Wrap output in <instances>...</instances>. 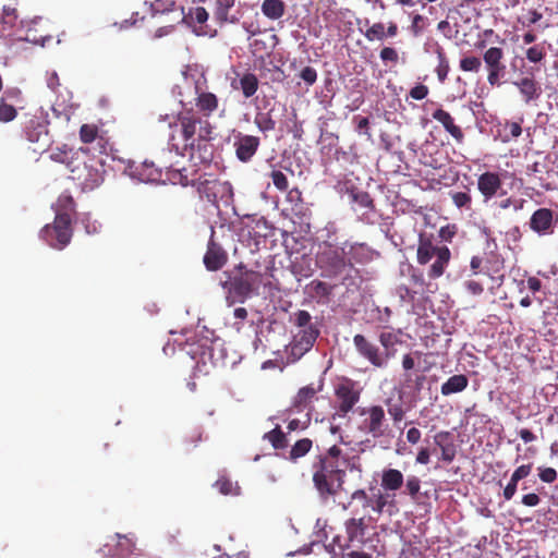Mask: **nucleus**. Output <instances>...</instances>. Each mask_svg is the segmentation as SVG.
I'll return each instance as SVG.
<instances>
[{
  "instance_id": "57",
  "label": "nucleus",
  "mask_w": 558,
  "mask_h": 558,
  "mask_svg": "<svg viewBox=\"0 0 558 558\" xmlns=\"http://www.w3.org/2000/svg\"><path fill=\"white\" fill-rule=\"evenodd\" d=\"M458 232V227L454 223H448L441 227L438 231V236L442 242L451 243Z\"/></svg>"
},
{
  "instance_id": "31",
  "label": "nucleus",
  "mask_w": 558,
  "mask_h": 558,
  "mask_svg": "<svg viewBox=\"0 0 558 558\" xmlns=\"http://www.w3.org/2000/svg\"><path fill=\"white\" fill-rule=\"evenodd\" d=\"M318 389L314 388L312 385L302 387L293 400V407L299 411H303L311 405L313 402Z\"/></svg>"
},
{
  "instance_id": "28",
  "label": "nucleus",
  "mask_w": 558,
  "mask_h": 558,
  "mask_svg": "<svg viewBox=\"0 0 558 558\" xmlns=\"http://www.w3.org/2000/svg\"><path fill=\"white\" fill-rule=\"evenodd\" d=\"M349 196L352 203L356 204L361 209H364L363 215L375 211L374 199L368 192L352 187L349 191Z\"/></svg>"
},
{
  "instance_id": "58",
  "label": "nucleus",
  "mask_w": 558,
  "mask_h": 558,
  "mask_svg": "<svg viewBox=\"0 0 558 558\" xmlns=\"http://www.w3.org/2000/svg\"><path fill=\"white\" fill-rule=\"evenodd\" d=\"M189 15L194 22L198 24H204L207 22L209 16L207 10L204 7H196L191 9Z\"/></svg>"
},
{
  "instance_id": "37",
  "label": "nucleus",
  "mask_w": 558,
  "mask_h": 558,
  "mask_svg": "<svg viewBox=\"0 0 558 558\" xmlns=\"http://www.w3.org/2000/svg\"><path fill=\"white\" fill-rule=\"evenodd\" d=\"M41 22H43L41 19L34 20L31 22V24L28 25V27L25 31V37H24L25 40L36 44V45L44 46L46 40L51 38V36L39 32L38 26L41 25Z\"/></svg>"
},
{
  "instance_id": "43",
  "label": "nucleus",
  "mask_w": 558,
  "mask_h": 558,
  "mask_svg": "<svg viewBox=\"0 0 558 558\" xmlns=\"http://www.w3.org/2000/svg\"><path fill=\"white\" fill-rule=\"evenodd\" d=\"M272 111L274 110L270 109L267 112L256 113L254 123L260 132L267 133L276 129V121L272 119Z\"/></svg>"
},
{
  "instance_id": "9",
  "label": "nucleus",
  "mask_w": 558,
  "mask_h": 558,
  "mask_svg": "<svg viewBox=\"0 0 558 558\" xmlns=\"http://www.w3.org/2000/svg\"><path fill=\"white\" fill-rule=\"evenodd\" d=\"M335 397L338 401L337 414L344 417L360 401L361 389L356 381L344 377L336 385Z\"/></svg>"
},
{
  "instance_id": "50",
  "label": "nucleus",
  "mask_w": 558,
  "mask_h": 558,
  "mask_svg": "<svg viewBox=\"0 0 558 558\" xmlns=\"http://www.w3.org/2000/svg\"><path fill=\"white\" fill-rule=\"evenodd\" d=\"M215 487L222 495H238L240 490V487L238 485H233V483L225 476H221L216 481Z\"/></svg>"
},
{
  "instance_id": "60",
  "label": "nucleus",
  "mask_w": 558,
  "mask_h": 558,
  "mask_svg": "<svg viewBox=\"0 0 558 558\" xmlns=\"http://www.w3.org/2000/svg\"><path fill=\"white\" fill-rule=\"evenodd\" d=\"M422 352L415 351L413 353L404 354L402 357V367L404 371H411L415 367V357L420 359Z\"/></svg>"
},
{
  "instance_id": "35",
  "label": "nucleus",
  "mask_w": 558,
  "mask_h": 558,
  "mask_svg": "<svg viewBox=\"0 0 558 558\" xmlns=\"http://www.w3.org/2000/svg\"><path fill=\"white\" fill-rule=\"evenodd\" d=\"M313 447V440L310 438L299 439L292 445L287 459L295 463L299 459L305 457Z\"/></svg>"
},
{
  "instance_id": "7",
  "label": "nucleus",
  "mask_w": 558,
  "mask_h": 558,
  "mask_svg": "<svg viewBox=\"0 0 558 558\" xmlns=\"http://www.w3.org/2000/svg\"><path fill=\"white\" fill-rule=\"evenodd\" d=\"M73 235L72 220L66 214H57L52 223L40 230V238L52 248L63 250Z\"/></svg>"
},
{
  "instance_id": "6",
  "label": "nucleus",
  "mask_w": 558,
  "mask_h": 558,
  "mask_svg": "<svg viewBox=\"0 0 558 558\" xmlns=\"http://www.w3.org/2000/svg\"><path fill=\"white\" fill-rule=\"evenodd\" d=\"M293 323L300 330L294 336L292 353L303 355L314 347L320 330L316 323H312V315L305 310L294 313Z\"/></svg>"
},
{
  "instance_id": "42",
  "label": "nucleus",
  "mask_w": 558,
  "mask_h": 558,
  "mask_svg": "<svg viewBox=\"0 0 558 558\" xmlns=\"http://www.w3.org/2000/svg\"><path fill=\"white\" fill-rule=\"evenodd\" d=\"M389 497L388 492L384 494L381 490H377L371 498V505L368 507H371L374 512L381 514L387 506H395V500H389Z\"/></svg>"
},
{
  "instance_id": "64",
  "label": "nucleus",
  "mask_w": 558,
  "mask_h": 558,
  "mask_svg": "<svg viewBox=\"0 0 558 558\" xmlns=\"http://www.w3.org/2000/svg\"><path fill=\"white\" fill-rule=\"evenodd\" d=\"M520 481H518L517 478H514L512 475L510 477V481L509 483L506 485V487L504 488V498L506 500H510L513 498V496L515 495L517 493V488H518V483Z\"/></svg>"
},
{
  "instance_id": "32",
  "label": "nucleus",
  "mask_w": 558,
  "mask_h": 558,
  "mask_svg": "<svg viewBox=\"0 0 558 558\" xmlns=\"http://www.w3.org/2000/svg\"><path fill=\"white\" fill-rule=\"evenodd\" d=\"M116 538L117 542L114 546V553L112 554L113 558H128L133 554L135 549V543L131 537L116 534Z\"/></svg>"
},
{
  "instance_id": "56",
  "label": "nucleus",
  "mask_w": 558,
  "mask_h": 558,
  "mask_svg": "<svg viewBox=\"0 0 558 558\" xmlns=\"http://www.w3.org/2000/svg\"><path fill=\"white\" fill-rule=\"evenodd\" d=\"M426 25L427 19L421 14H415L412 17V23L410 26L412 35L415 37L420 36L424 32Z\"/></svg>"
},
{
  "instance_id": "17",
  "label": "nucleus",
  "mask_w": 558,
  "mask_h": 558,
  "mask_svg": "<svg viewBox=\"0 0 558 558\" xmlns=\"http://www.w3.org/2000/svg\"><path fill=\"white\" fill-rule=\"evenodd\" d=\"M214 231L209 239L207 251L204 255L203 263L207 270H220L228 262V254L223 247L214 240Z\"/></svg>"
},
{
  "instance_id": "11",
  "label": "nucleus",
  "mask_w": 558,
  "mask_h": 558,
  "mask_svg": "<svg viewBox=\"0 0 558 558\" xmlns=\"http://www.w3.org/2000/svg\"><path fill=\"white\" fill-rule=\"evenodd\" d=\"M505 52L499 47L488 48L483 60L487 69V82L490 86H500L501 78L506 75V64L504 63Z\"/></svg>"
},
{
  "instance_id": "30",
  "label": "nucleus",
  "mask_w": 558,
  "mask_h": 558,
  "mask_svg": "<svg viewBox=\"0 0 558 558\" xmlns=\"http://www.w3.org/2000/svg\"><path fill=\"white\" fill-rule=\"evenodd\" d=\"M469 384V379L465 375H453L441 385L440 391L444 396L458 393L463 391Z\"/></svg>"
},
{
  "instance_id": "63",
  "label": "nucleus",
  "mask_w": 558,
  "mask_h": 558,
  "mask_svg": "<svg viewBox=\"0 0 558 558\" xmlns=\"http://www.w3.org/2000/svg\"><path fill=\"white\" fill-rule=\"evenodd\" d=\"M428 87L423 84H417L413 88H411L409 95L411 98L415 100H422L428 95Z\"/></svg>"
},
{
  "instance_id": "3",
  "label": "nucleus",
  "mask_w": 558,
  "mask_h": 558,
  "mask_svg": "<svg viewBox=\"0 0 558 558\" xmlns=\"http://www.w3.org/2000/svg\"><path fill=\"white\" fill-rule=\"evenodd\" d=\"M223 278L220 286L226 291V301L228 305L244 303L251 296L254 290L262 284L263 275L258 271L247 269L243 264L223 271Z\"/></svg>"
},
{
  "instance_id": "29",
  "label": "nucleus",
  "mask_w": 558,
  "mask_h": 558,
  "mask_svg": "<svg viewBox=\"0 0 558 558\" xmlns=\"http://www.w3.org/2000/svg\"><path fill=\"white\" fill-rule=\"evenodd\" d=\"M522 121L521 118L520 121H505V123L499 124L498 136L502 143H509L522 134Z\"/></svg>"
},
{
  "instance_id": "21",
  "label": "nucleus",
  "mask_w": 558,
  "mask_h": 558,
  "mask_svg": "<svg viewBox=\"0 0 558 558\" xmlns=\"http://www.w3.org/2000/svg\"><path fill=\"white\" fill-rule=\"evenodd\" d=\"M537 66H532L527 73L529 76H524L519 81L513 82V85L518 87L520 94L522 95L524 101L529 104L532 100H535L541 95V87L538 83L534 80V71H538Z\"/></svg>"
},
{
  "instance_id": "8",
  "label": "nucleus",
  "mask_w": 558,
  "mask_h": 558,
  "mask_svg": "<svg viewBox=\"0 0 558 558\" xmlns=\"http://www.w3.org/2000/svg\"><path fill=\"white\" fill-rule=\"evenodd\" d=\"M316 264L320 269L322 277L327 279H335L344 271L347 266H353L352 262H347L343 252H339L331 246L316 255Z\"/></svg>"
},
{
  "instance_id": "45",
  "label": "nucleus",
  "mask_w": 558,
  "mask_h": 558,
  "mask_svg": "<svg viewBox=\"0 0 558 558\" xmlns=\"http://www.w3.org/2000/svg\"><path fill=\"white\" fill-rule=\"evenodd\" d=\"M308 287L311 289L312 296L324 300H329L335 288V286L320 280H313Z\"/></svg>"
},
{
  "instance_id": "25",
  "label": "nucleus",
  "mask_w": 558,
  "mask_h": 558,
  "mask_svg": "<svg viewBox=\"0 0 558 558\" xmlns=\"http://www.w3.org/2000/svg\"><path fill=\"white\" fill-rule=\"evenodd\" d=\"M367 524L365 518H351L344 522L345 534L349 543L364 544V535Z\"/></svg>"
},
{
  "instance_id": "22",
  "label": "nucleus",
  "mask_w": 558,
  "mask_h": 558,
  "mask_svg": "<svg viewBox=\"0 0 558 558\" xmlns=\"http://www.w3.org/2000/svg\"><path fill=\"white\" fill-rule=\"evenodd\" d=\"M554 214L549 208H538L530 219V228L538 234L551 232Z\"/></svg>"
},
{
  "instance_id": "61",
  "label": "nucleus",
  "mask_w": 558,
  "mask_h": 558,
  "mask_svg": "<svg viewBox=\"0 0 558 558\" xmlns=\"http://www.w3.org/2000/svg\"><path fill=\"white\" fill-rule=\"evenodd\" d=\"M539 480L544 483L551 484L557 480V471L553 468L539 469Z\"/></svg>"
},
{
  "instance_id": "62",
  "label": "nucleus",
  "mask_w": 558,
  "mask_h": 558,
  "mask_svg": "<svg viewBox=\"0 0 558 558\" xmlns=\"http://www.w3.org/2000/svg\"><path fill=\"white\" fill-rule=\"evenodd\" d=\"M300 77L307 84V85H313L316 80H317V72L314 68L312 66H305L301 72H300Z\"/></svg>"
},
{
  "instance_id": "39",
  "label": "nucleus",
  "mask_w": 558,
  "mask_h": 558,
  "mask_svg": "<svg viewBox=\"0 0 558 558\" xmlns=\"http://www.w3.org/2000/svg\"><path fill=\"white\" fill-rule=\"evenodd\" d=\"M385 404L387 407L388 414L397 426L404 418L407 413L402 400L398 399L395 401L392 398H388L385 400Z\"/></svg>"
},
{
  "instance_id": "34",
  "label": "nucleus",
  "mask_w": 558,
  "mask_h": 558,
  "mask_svg": "<svg viewBox=\"0 0 558 558\" xmlns=\"http://www.w3.org/2000/svg\"><path fill=\"white\" fill-rule=\"evenodd\" d=\"M434 53L436 54L438 60V64L435 69V72L437 74L438 81L440 83H444L447 80L448 73L450 71L449 61L446 56L445 49L439 44L435 45Z\"/></svg>"
},
{
  "instance_id": "59",
  "label": "nucleus",
  "mask_w": 558,
  "mask_h": 558,
  "mask_svg": "<svg viewBox=\"0 0 558 558\" xmlns=\"http://www.w3.org/2000/svg\"><path fill=\"white\" fill-rule=\"evenodd\" d=\"M379 57L384 62L397 63L399 60L398 52L392 47H384L379 52Z\"/></svg>"
},
{
  "instance_id": "4",
  "label": "nucleus",
  "mask_w": 558,
  "mask_h": 558,
  "mask_svg": "<svg viewBox=\"0 0 558 558\" xmlns=\"http://www.w3.org/2000/svg\"><path fill=\"white\" fill-rule=\"evenodd\" d=\"M69 162L70 179L82 191H93L104 182V160L92 156L87 148L75 150Z\"/></svg>"
},
{
  "instance_id": "27",
  "label": "nucleus",
  "mask_w": 558,
  "mask_h": 558,
  "mask_svg": "<svg viewBox=\"0 0 558 558\" xmlns=\"http://www.w3.org/2000/svg\"><path fill=\"white\" fill-rule=\"evenodd\" d=\"M404 483V476L400 470L385 469L381 473L380 486L385 492H397Z\"/></svg>"
},
{
  "instance_id": "40",
  "label": "nucleus",
  "mask_w": 558,
  "mask_h": 558,
  "mask_svg": "<svg viewBox=\"0 0 558 558\" xmlns=\"http://www.w3.org/2000/svg\"><path fill=\"white\" fill-rule=\"evenodd\" d=\"M350 260H353L359 264H365L372 260L373 252L366 244H354L351 245L350 251Z\"/></svg>"
},
{
  "instance_id": "19",
  "label": "nucleus",
  "mask_w": 558,
  "mask_h": 558,
  "mask_svg": "<svg viewBox=\"0 0 558 558\" xmlns=\"http://www.w3.org/2000/svg\"><path fill=\"white\" fill-rule=\"evenodd\" d=\"M235 2L236 0H215L213 15L220 26L240 22L239 11L233 12Z\"/></svg>"
},
{
  "instance_id": "36",
  "label": "nucleus",
  "mask_w": 558,
  "mask_h": 558,
  "mask_svg": "<svg viewBox=\"0 0 558 558\" xmlns=\"http://www.w3.org/2000/svg\"><path fill=\"white\" fill-rule=\"evenodd\" d=\"M263 439L270 442L275 450H283L288 447L287 434L281 429L279 425L265 433Z\"/></svg>"
},
{
  "instance_id": "26",
  "label": "nucleus",
  "mask_w": 558,
  "mask_h": 558,
  "mask_svg": "<svg viewBox=\"0 0 558 558\" xmlns=\"http://www.w3.org/2000/svg\"><path fill=\"white\" fill-rule=\"evenodd\" d=\"M433 119L441 123L444 129L458 142H462L464 134L460 126L456 125L450 113L441 108L435 110L432 114Z\"/></svg>"
},
{
  "instance_id": "33",
  "label": "nucleus",
  "mask_w": 558,
  "mask_h": 558,
  "mask_svg": "<svg viewBox=\"0 0 558 558\" xmlns=\"http://www.w3.org/2000/svg\"><path fill=\"white\" fill-rule=\"evenodd\" d=\"M449 436V433L447 432H440L435 436V442L441 450V457L440 459L444 462L451 463L456 458V446L452 442H444V439H447Z\"/></svg>"
},
{
  "instance_id": "38",
  "label": "nucleus",
  "mask_w": 558,
  "mask_h": 558,
  "mask_svg": "<svg viewBox=\"0 0 558 558\" xmlns=\"http://www.w3.org/2000/svg\"><path fill=\"white\" fill-rule=\"evenodd\" d=\"M284 3L282 0H264L262 3L263 14L270 20H278L284 14Z\"/></svg>"
},
{
  "instance_id": "2",
  "label": "nucleus",
  "mask_w": 558,
  "mask_h": 558,
  "mask_svg": "<svg viewBox=\"0 0 558 558\" xmlns=\"http://www.w3.org/2000/svg\"><path fill=\"white\" fill-rule=\"evenodd\" d=\"M169 129L168 145L181 156L185 155L189 147L194 146L196 135L206 138L209 133H214V125L209 120L199 117L193 108L180 111L173 122L169 123Z\"/></svg>"
},
{
  "instance_id": "1",
  "label": "nucleus",
  "mask_w": 558,
  "mask_h": 558,
  "mask_svg": "<svg viewBox=\"0 0 558 558\" xmlns=\"http://www.w3.org/2000/svg\"><path fill=\"white\" fill-rule=\"evenodd\" d=\"M348 458L337 445L317 454L312 463L313 484L320 499L335 497L343 488Z\"/></svg>"
},
{
  "instance_id": "10",
  "label": "nucleus",
  "mask_w": 558,
  "mask_h": 558,
  "mask_svg": "<svg viewBox=\"0 0 558 558\" xmlns=\"http://www.w3.org/2000/svg\"><path fill=\"white\" fill-rule=\"evenodd\" d=\"M361 416H365L362 421V430L371 435L373 438H380L387 435L388 423L385 410L381 405L373 404L361 409Z\"/></svg>"
},
{
  "instance_id": "5",
  "label": "nucleus",
  "mask_w": 558,
  "mask_h": 558,
  "mask_svg": "<svg viewBox=\"0 0 558 558\" xmlns=\"http://www.w3.org/2000/svg\"><path fill=\"white\" fill-rule=\"evenodd\" d=\"M432 259H435L428 267L427 276L429 279L440 278L448 267L451 259V252L446 245L434 244L433 238L426 233H420L416 250V262L424 266Z\"/></svg>"
},
{
  "instance_id": "20",
  "label": "nucleus",
  "mask_w": 558,
  "mask_h": 558,
  "mask_svg": "<svg viewBox=\"0 0 558 558\" xmlns=\"http://www.w3.org/2000/svg\"><path fill=\"white\" fill-rule=\"evenodd\" d=\"M21 102L20 90H8L0 97V122L8 123L17 116L19 104Z\"/></svg>"
},
{
  "instance_id": "49",
  "label": "nucleus",
  "mask_w": 558,
  "mask_h": 558,
  "mask_svg": "<svg viewBox=\"0 0 558 558\" xmlns=\"http://www.w3.org/2000/svg\"><path fill=\"white\" fill-rule=\"evenodd\" d=\"M75 150L71 148H56L50 154V159L54 162L64 163L69 169V162L72 160L71 157Z\"/></svg>"
},
{
  "instance_id": "55",
  "label": "nucleus",
  "mask_w": 558,
  "mask_h": 558,
  "mask_svg": "<svg viewBox=\"0 0 558 558\" xmlns=\"http://www.w3.org/2000/svg\"><path fill=\"white\" fill-rule=\"evenodd\" d=\"M405 489L412 500H417V495L421 489V480L415 475H410L405 482Z\"/></svg>"
},
{
  "instance_id": "48",
  "label": "nucleus",
  "mask_w": 558,
  "mask_h": 558,
  "mask_svg": "<svg viewBox=\"0 0 558 558\" xmlns=\"http://www.w3.org/2000/svg\"><path fill=\"white\" fill-rule=\"evenodd\" d=\"M287 202L292 204L291 210L295 214L302 213L303 197L302 191L299 187H293L287 193Z\"/></svg>"
},
{
  "instance_id": "53",
  "label": "nucleus",
  "mask_w": 558,
  "mask_h": 558,
  "mask_svg": "<svg viewBox=\"0 0 558 558\" xmlns=\"http://www.w3.org/2000/svg\"><path fill=\"white\" fill-rule=\"evenodd\" d=\"M482 61L478 57L470 56L460 60V69L464 72H478Z\"/></svg>"
},
{
  "instance_id": "47",
  "label": "nucleus",
  "mask_w": 558,
  "mask_h": 558,
  "mask_svg": "<svg viewBox=\"0 0 558 558\" xmlns=\"http://www.w3.org/2000/svg\"><path fill=\"white\" fill-rule=\"evenodd\" d=\"M364 36L368 41L384 40L386 38V26L381 22L374 23L365 32Z\"/></svg>"
},
{
  "instance_id": "13",
  "label": "nucleus",
  "mask_w": 558,
  "mask_h": 558,
  "mask_svg": "<svg viewBox=\"0 0 558 558\" xmlns=\"http://www.w3.org/2000/svg\"><path fill=\"white\" fill-rule=\"evenodd\" d=\"M169 173V179H171L174 184H181L182 186H196L198 193L205 194L209 201L211 196L208 192L209 185H216L218 183L217 180L203 179V175L198 174L196 171H194L190 177L185 168L172 170Z\"/></svg>"
},
{
  "instance_id": "52",
  "label": "nucleus",
  "mask_w": 558,
  "mask_h": 558,
  "mask_svg": "<svg viewBox=\"0 0 558 558\" xmlns=\"http://www.w3.org/2000/svg\"><path fill=\"white\" fill-rule=\"evenodd\" d=\"M451 201L454 204V206L459 209L465 208L468 210L471 209L472 205V197L466 192H452L450 194Z\"/></svg>"
},
{
  "instance_id": "44",
  "label": "nucleus",
  "mask_w": 558,
  "mask_h": 558,
  "mask_svg": "<svg viewBox=\"0 0 558 558\" xmlns=\"http://www.w3.org/2000/svg\"><path fill=\"white\" fill-rule=\"evenodd\" d=\"M547 50L545 43L535 44L525 50V58L529 62L538 64L545 61Z\"/></svg>"
},
{
  "instance_id": "46",
  "label": "nucleus",
  "mask_w": 558,
  "mask_h": 558,
  "mask_svg": "<svg viewBox=\"0 0 558 558\" xmlns=\"http://www.w3.org/2000/svg\"><path fill=\"white\" fill-rule=\"evenodd\" d=\"M80 140L84 144L93 143L96 140L101 141L102 137L99 136V129L96 124H83L80 128Z\"/></svg>"
},
{
  "instance_id": "23",
  "label": "nucleus",
  "mask_w": 558,
  "mask_h": 558,
  "mask_svg": "<svg viewBox=\"0 0 558 558\" xmlns=\"http://www.w3.org/2000/svg\"><path fill=\"white\" fill-rule=\"evenodd\" d=\"M195 138L196 142H194V146L187 148L191 158L193 160H198L202 163L210 162L214 155L213 145L209 143L214 138L213 133H209L206 138H202L197 135Z\"/></svg>"
},
{
  "instance_id": "54",
  "label": "nucleus",
  "mask_w": 558,
  "mask_h": 558,
  "mask_svg": "<svg viewBox=\"0 0 558 558\" xmlns=\"http://www.w3.org/2000/svg\"><path fill=\"white\" fill-rule=\"evenodd\" d=\"M401 333V330L398 331V333L390 332V331H384L379 335V342L384 347L385 350H389L393 348L397 343H400L399 335Z\"/></svg>"
},
{
  "instance_id": "15",
  "label": "nucleus",
  "mask_w": 558,
  "mask_h": 558,
  "mask_svg": "<svg viewBox=\"0 0 558 558\" xmlns=\"http://www.w3.org/2000/svg\"><path fill=\"white\" fill-rule=\"evenodd\" d=\"M353 344L359 354L367 360L374 367H386V359L384 357L383 352L366 337L360 333L355 335L353 337Z\"/></svg>"
},
{
  "instance_id": "18",
  "label": "nucleus",
  "mask_w": 558,
  "mask_h": 558,
  "mask_svg": "<svg viewBox=\"0 0 558 558\" xmlns=\"http://www.w3.org/2000/svg\"><path fill=\"white\" fill-rule=\"evenodd\" d=\"M234 140L236 158L242 162H248L260 145L259 137L239 133Z\"/></svg>"
},
{
  "instance_id": "51",
  "label": "nucleus",
  "mask_w": 558,
  "mask_h": 558,
  "mask_svg": "<svg viewBox=\"0 0 558 558\" xmlns=\"http://www.w3.org/2000/svg\"><path fill=\"white\" fill-rule=\"evenodd\" d=\"M269 178L271 179L275 187L280 192H287L289 187V181L287 175L277 169H272L269 173Z\"/></svg>"
},
{
  "instance_id": "41",
  "label": "nucleus",
  "mask_w": 558,
  "mask_h": 558,
  "mask_svg": "<svg viewBox=\"0 0 558 558\" xmlns=\"http://www.w3.org/2000/svg\"><path fill=\"white\" fill-rule=\"evenodd\" d=\"M54 211L56 215L66 214L68 218L72 219V216L75 213V202L73 197L69 193H62L54 204Z\"/></svg>"
},
{
  "instance_id": "24",
  "label": "nucleus",
  "mask_w": 558,
  "mask_h": 558,
  "mask_svg": "<svg viewBox=\"0 0 558 558\" xmlns=\"http://www.w3.org/2000/svg\"><path fill=\"white\" fill-rule=\"evenodd\" d=\"M259 86L257 76L252 72L243 73L239 78H234L231 82L233 89H240L245 98L253 97Z\"/></svg>"
},
{
  "instance_id": "16",
  "label": "nucleus",
  "mask_w": 558,
  "mask_h": 558,
  "mask_svg": "<svg viewBox=\"0 0 558 558\" xmlns=\"http://www.w3.org/2000/svg\"><path fill=\"white\" fill-rule=\"evenodd\" d=\"M195 112L203 119L208 120L219 108V99L214 93L203 89L199 82H195Z\"/></svg>"
},
{
  "instance_id": "14",
  "label": "nucleus",
  "mask_w": 558,
  "mask_h": 558,
  "mask_svg": "<svg viewBox=\"0 0 558 558\" xmlns=\"http://www.w3.org/2000/svg\"><path fill=\"white\" fill-rule=\"evenodd\" d=\"M25 135L26 138L33 143L37 144L34 150L41 149L45 150L46 147L50 144V135L48 131V122L41 117H33L25 123Z\"/></svg>"
},
{
  "instance_id": "12",
  "label": "nucleus",
  "mask_w": 558,
  "mask_h": 558,
  "mask_svg": "<svg viewBox=\"0 0 558 558\" xmlns=\"http://www.w3.org/2000/svg\"><path fill=\"white\" fill-rule=\"evenodd\" d=\"M502 185V179L498 172L485 171L477 177L476 186L485 204L498 196L506 195Z\"/></svg>"
}]
</instances>
